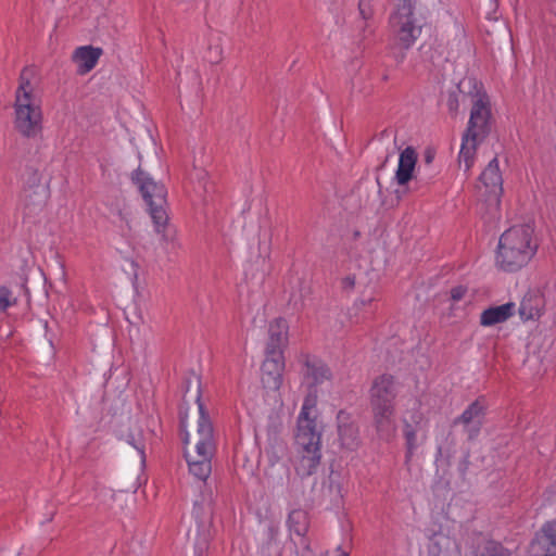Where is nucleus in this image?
I'll return each mask as SVG.
<instances>
[{"label": "nucleus", "mask_w": 556, "mask_h": 556, "mask_svg": "<svg viewBox=\"0 0 556 556\" xmlns=\"http://www.w3.org/2000/svg\"><path fill=\"white\" fill-rule=\"evenodd\" d=\"M316 399L305 397L298 416L294 469L304 478L313 475L320 463V432L316 426Z\"/></svg>", "instance_id": "1"}, {"label": "nucleus", "mask_w": 556, "mask_h": 556, "mask_svg": "<svg viewBox=\"0 0 556 556\" xmlns=\"http://www.w3.org/2000/svg\"><path fill=\"white\" fill-rule=\"evenodd\" d=\"M199 417L197 421V431L194 434V444L192 446V437L186 430V422L181 419V438L185 445V457L188 464L189 472L197 479L204 481L212 471V457L215 451V438L213 422L198 397Z\"/></svg>", "instance_id": "2"}, {"label": "nucleus", "mask_w": 556, "mask_h": 556, "mask_svg": "<svg viewBox=\"0 0 556 556\" xmlns=\"http://www.w3.org/2000/svg\"><path fill=\"white\" fill-rule=\"evenodd\" d=\"M538 248V239L531 224L511 226L498 239L496 265L504 271H517L531 262Z\"/></svg>", "instance_id": "3"}, {"label": "nucleus", "mask_w": 556, "mask_h": 556, "mask_svg": "<svg viewBox=\"0 0 556 556\" xmlns=\"http://www.w3.org/2000/svg\"><path fill=\"white\" fill-rule=\"evenodd\" d=\"M27 70L21 74V83L15 94V128L27 138H35L42 129L40 108L34 103L33 87L26 78Z\"/></svg>", "instance_id": "4"}, {"label": "nucleus", "mask_w": 556, "mask_h": 556, "mask_svg": "<svg viewBox=\"0 0 556 556\" xmlns=\"http://www.w3.org/2000/svg\"><path fill=\"white\" fill-rule=\"evenodd\" d=\"M426 396H408L403 401L401 421L406 445V462L425 441Z\"/></svg>", "instance_id": "5"}, {"label": "nucleus", "mask_w": 556, "mask_h": 556, "mask_svg": "<svg viewBox=\"0 0 556 556\" xmlns=\"http://www.w3.org/2000/svg\"><path fill=\"white\" fill-rule=\"evenodd\" d=\"M390 28L395 45L410 48L421 34V21L416 12V0H396L390 16Z\"/></svg>", "instance_id": "6"}, {"label": "nucleus", "mask_w": 556, "mask_h": 556, "mask_svg": "<svg viewBox=\"0 0 556 556\" xmlns=\"http://www.w3.org/2000/svg\"><path fill=\"white\" fill-rule=\"evenodd\" d=\"M134 180L148 206V212L152 219L155 232L164 233L168 223V215L166 211L167 191L165 186L155 181L149 174L141 170H138L134 175Z\"/></svg>", "instance_id": "7"}, {"label": "nucleus", "mask_w": 556, "mask_h": 556, "mask_svg": "<svg viewBox=\"0 0 556 556\" xmlns=\"http://www.w3.org/2000/svg\"><path fill=\"white\" fill-rule=\"evenodd\" d=\"M458 90L463 97H469L472 102L467 131L478 136H488L490 132V101L480 81L472 77H466L458 84Z\"/></svg>", "instance_id": "8"}, {"label": "nucleus", "mask_w": 556, "mask_h": 556, "mask_svg": "<svg viewBox=\"0 0 556 556\" xmlns=\"http://www.w3.org/2000/svg\"><path fill=\"white\" fill-rule=\"evenodd\" d=\"M476 191L479 201L484 202L489 207H498L503 193V178L496 157L492 159L482 170Z\"/></svg>", "instance_id": "9"}, {"label": "nucleus", "mask_w": 556, "mask_h": 556, "mask_svg": "<svg viewBox=\"0 0 556 556\" xmlns=\"http://www.w3.org/2000/svg\"><path fill=\"white\" fill-rule=\"evenodd\" d=\"M121 268L129 279L132 287V302L134 311L132 316L126 315V319L131 325H139L144 323L143 312L140 305L143 289L146 287L144 270L132 256H123Z\"/></svg>", "instance_id": "10"}, {"label": "nucleus", "mask_w": 556, "mask_h": 556, "mask_svg": "<svg viewBox=\"0 0 556 556\" xmlns=\"http://www.w3.org/2000/svg\"><path fill=\"white\" fill-rule=\"evenodd\" d=\"M111 426L116 437L125 441L137 452L140 459V467L141 469L144 468L147 462V443L143 431L139 425L127 414L121 418H113Z\"/></svg>", "instance_id": "11"}, {"label": "nucleus", "mask_w": 556, "mask_h": 556, "mask_svg": "<svg viewBox=\"0 0 556 556\" xmlns=\"http://www.w3.org/2000/svg\"><path fill=\"white\" fill-rule=\"evenodd\" d=\"M285 357L279 349H266L262 365V383L268 390H279L283 380Z\"/></svg>", "instance_id": "12"}, {"label": "nucleus", "mask_w": 556, "mask_h": 556, "mask_svg": "<svg viewBox=\"0 0 556 556\" xmlns=\"http://www.w3.org/2000/svg\"><path fill=\"white\" fill-rule=\"evenodd\" d=\"M546 301L540 289H530L522 296L516 312L523 323L536 321L545 313Z\"/></svg>", "instance_id": "13"}, {"label": "nucleus", "mask_w": 556, "mask_h": 556, "mask_svg": "<svg viewBox=\"0 0 556 556\" xmlns=\"http://www.w3.org/2000/svg\"><path fill=\"white\" fill-rule=\"evenodd\" d=\"M372 408L374 426L381 440L389 441L394 438L397 430L394 405L377 406Z\"/></svg>", "instance_id": "14"}, {"label": "nucleus", "mask_w": 556, "mask_h": 556, "mask_svg": "<svg viewBox=\"0 0 556 556\" xmlns=\"http://www.w3.org/2000/svg\"><path fill=\"white\" fill-rule=\"evenodd\" d=\"M396 396L395 381L390 376H381L375 380L370 390L371 407L392 406Z\"/></svg>", "instance_id": "15"}, {"label": "nucleus", "mask_w": 556, "mask_h": 556, "mask_svg": "<svg viewBox=\"0 0 556 556\" xmlns=\"http://www.w3.org/2000/svg\"><path fill=\"white\" fill-rule=\"evenodd\" d=\"M486 136H478L476 132L467 131L463 135L458 153V165L466 174L473 167L479 146Z\"/></svg>", "instance_id": "16"}, {"label": "nucleus", "mask_w": 556, "mask_h": 556, "mask_svg": "<svg viewBox=\"0 0 556 556\" xmlns=\"http://www.w3.org/2000/svg\"><path fill=\"white\" fill-rule=\"evenodd\" d=\"M103 54L102 48L80 46L72 54V62L76 65V73L80 76L91 72Z\"/></svg>", "instance_id": "17"}, {"label": "nucleus", "mask_w": 556, "mask_h": 556, "mask_svg": "<svg viewBox=\"0 0 556 556\" xmlns=\"http://www.w3.org/2000/svg\"><path fill=\"white\" fill-rule=\"evenodd\" d=\"M418 154L412 147L405 148L399 155L397 168L394 180L400 186H405L415 175Z\"/></svg>", "instance_id": "18"}, {"label": "nucleus", "mask_w": 556, "mask_h": 556, "mask_svg": "<svg viewBox=\"0 0 556 556\" xmlns=\"http://www.w3.org/2000/svg\"><path fill=\"white\" fill-rule=\"evenodd\" d=\"M516 309L517 306L514 302L485 308L480 314V325L483 327H492L503 324L516 314Z\"/></svg>", "instance_id": "19"}, {"label": "nucleus", "mask_w": 556, "mask_h": 556, "mask_svg": "<svg viewBox=\"0 0 556 556\" xmlns=\"http://www.w3.org/2000/svg\"><path fill=\"white\" fill-rule=\"evenodd\" d=\"M48 193L47 187H38L36 191L31 190V188H23L21 202L24 206L25 215L33 216L42 211L48 199Z\"/></svg>", "instance_id": "20"}, {"label": "nucleus", "mask_w": 556, "mask_h": 556, "mask_svg": "<svg viewBox=\"0 0 556 556\" xmlns=\"http://www.w3.org/2000/svg\"><path fill=\"white\" fill-rule=\"evenodd\" d=\"M338 434L341 445L352 448L356 445L357 429L349 413L340 410L337 415Z\"/></svg>", "instance_id": "21"}, {"label": "nucleus", "mask_w": 556, "mask_h": 556, "mask_svg": "<svg viewBox=\"0 0 556 556\" xmlns=\"http://www.w3.org/2000/svg\"><path fill=\"white\" fill-rule=\"evenodd\" d=\"M268 255L269 250L268 245L264 243L260 247V254L255 258L254 262H249L245 266L244 274L248 278L255 280L256 282H262L266 273L269 269L268 264Z\"/></svg>", "instance_id": "22"}, {"label": "nucleus", "mask_w": 556, "mask_h": 556, "mask_svg": "<svg viewBox=\"0 0 556 556\" xmlns=\"http://www.w3.org/2000/svg\"><path fill=\"white\" fill-rule=\"evenodd\" d=\"M268 336L269 342L266 349H279L282 351V348L287 343L288 339V323L283 318H275L269 323L268 326Z\"/></svg>", "instance_id": "23"}, {"label": "nucleus", "mask_w": 556, "mask_h": 556, "mask_svg": "<svg viewBox=\"0 0 556 556\" xmlns=\"http://www.w3.org/2000/svg\"><path fill=\"white\" fill-rule=\"evenodd\" d=\"M430 556H459L456 542L446 535H435L429 545Z\"/></svg>", "instance_id": "24"}, {"label": "nucleus", "mask_w": 556, "mask_h": 556, "mask_svg": "<svg viewBox=\"0 0 556 556\" xmlns=\"http://www.w3.org/2000/svg\"><path fill=\"white\" fill-rule=\"evenodd\" d=\"M536 546L546 552L543 556H556V533L551 525H545L536 534L532 543L533 549Z\"/></svg>", "instance_id": "25"}, {"label": "nucleus", "mask_w": 556, "mask_h": 556, "mask_svg": "<svg viewBox=\"0 0 556 556\" xmlns=\"http://www.w3.org/2000/svg\"><path fill=\"white\" fill-rule=\"evenodd\" d=\"M265 480L271 490L282 486L289 480V469L282 463H273L265 470Z\"/></svg>", "instance_id": "26"}, {"label": "nucleus", "mask_w": 556, "mask_h": 556, "mask_svg": "<svg viewBox=\"0 0 556 556\" xmlns=\"http://www.w3.org/2000/svg\"><path fill=\"white\" fill-rule=\"evenodd\" d=\"M483 416V406L479 402H473L458 418L460 422L469 432L478 431Z\"/></svg>", "instance_id": "27"}, {"label": "nucleus", "mask_w": 556, "mask_h": 556, "mask_svg": "<svg viewBox=\"0 0 556 556\" xmlns=\"http://www.w3.org/2000/svg\"><path fill=\"white\" fill-rule=\"evenodd\" d=\"M203 58L205 61L212 64L220 62L223 59V45L219 34L212 33L206 37Z\"/></svg>", "instance_id": "28"}, {"label": "nucleus", "mask_w": 556, "mask_h": 556, "mask_svg": "<svg viewBox=\"0 0 556 556\" xmlns=\"http://www.w3.org/2000/svg\"><path fill=\"white\" fill-rule=\"evenodd\" d=\"M450 302L451 314L456 315L457 309L471 302V295L468 292V288L462 285L452 288L450 292Z\"/></svg>", "instance_id": "29"}, {"label": "nucleus", "mask_w": 556, "mask_h": 556, "mask_svg": "<svg viewBox=\"0 0 556 556\" xmlns=\"http://www.w3.org/2000/svg\"><path fill=\"white\" fill-rule=\"evenodd\" d=\"M287 525L290 531L302 535L306 531V513L302 509H290L288 514Z\"/></svg>", "instance_id": "30"}, {"label": "nucleus", "mask_w": 556, "mask_h": 556, "mask_svg": "<svg viewBox=\"0 0 556 556\" xmlns=\"http://www.w3.org/2000/svg\"><path fill=\"white\" fill-rule=\"evenodd\" d=\"M307 374L314 380L315 383H324L329 381L331 378V371L323 363H314L307 366Z\"/></svg>", "instance_id": "31"}, {"label": "nucleus", "mask_w": 556, "mask_h": 556, "mask_svg": "<svg viewBox=\"0 0 556 556\" xmlns=\"http://www.w3.org/2000/svg\"><path fill=\"white\" fill-rule=\"evenodd\" d=\"M26 174H27V179H26L23 188H29V189L31 188V190L36 191V189L38 187H46L41 182V176L37 169L27 168Z\"/></svg>", "instance_id": "32"}, {"label": "nucleus", "mask_w": 556, "mask_h": 556, "mask_svg": "<svg viewBox=\"0 0 556 556\" xmlns=\"http://www.w3.org/2000/svg\"><path fill=\"white\" fill-rule=\"evenodd\" d=\"M363 280V273L348 274L341 280V287L344 291H352L356 286H359Z\"/></svg>", "instance_id": "33"}, {"label": "nucleus", "mask_w": 556, "mask_h": 556, "mask_svg": "<svg viewBox=\"0 0 556 556\" xmlns=\"http://www.w3.org/2000/svg\"><path fill=\"white\" fill-rule=\"evenodd\" d=\"M478 556H510V554L502 545L490 542L484 547V551Z\"/></svg>", "instance_id": "34"}, {"label": "nucleus", "mask_w": 556, "mask_h": 556, "mask_svg": "<svg viewBox=\"0 0 556 556\" xmlns=\"http://www.w3.org/2000/svg\"><path fill=\"white\" fill-rule=\"evenodd\" d=\"M359 15L363 20L367 21L374 15L372 0H359L358 2Z\"/></svg>", "instance_id": "35"}, {"label": "nucleus", "mask_w": 556, "mask_h": 556, "mask_svg": "<svg viewBox=\"0 0 556 556\" xmlns=\"http://www.w3.org/2000/svg\"><path fill=\"white\" fill-rule=\"evenodd\" d=\"M11 295L12 292L7 287L0 288V312H5L12 305Z\"/></svg>", "instance_id": "36"}, {"label": "nucleus", "mask_w": 556, "mask_h": 556, "mask_svg": "<svg viewBox=\"0 0 556 556\" xmlns=\"http://www.w3.org/2000/svg\"><path fill=\"white\" fill-rule=\"evenodd\" d=\"M376 296H375V293L374 291H370L368 294H364L362 295L354 304V306L356 308L363 306V307H366V306H370L371 303L375 301Z\"/></svg>", "instance_id": "37"}, {"label": "nucleus", "mask_w": 556, "mask_h": 556, "mask_svg": "<svg viewBox=\"0 0 556 556\" xmlns=\"http://www.w3.org/2000/svg\"><path fill=\"white\" fill-rule=\"evenodd\" d=\"M206 177L207 173L204 169H195L190 176L191 180H198L199 182L205 180Z\"/></svg>", "instance_id": "38"}, {"label": "nucleus", "mask_w": 556, "mask_h": 556, "mask_svg": "<svg viewBox=\"0 0 556 556\" xmlns=\"http://www.w3.org/2000/svg\"><path fill=\"white\" fill-rule=\"evenodd\" d=\"M459 35H460V40H459V45H460V49L463 51H467L469 52L470 51V43L469 41L467 40L464 31L462 29H459Z\"/></svg>", "instance_id": "39"}, {"label": "nucleus", "mask_w": 556, "mask_h": 556, "mask_svg": "<svg viewBox=\"0 0 556 556\" xmlns=\"http://www.w3.org/2000/svg\"><path fill=\"white\" fill-rule=\"evenodd\" d=\"M334 556H349V552L338 546L334 551Z\"/></svg>", "instance_id": "40"}]
</instances>
